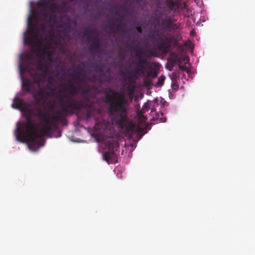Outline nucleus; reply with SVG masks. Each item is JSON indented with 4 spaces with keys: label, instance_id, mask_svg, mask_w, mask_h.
<instances>
[{
    "label": "nucleus",
    "instance_id": "obj_1",
    "mask_svg": "<svg viewBox=\"0 0 255 255\" xmlns=\"http://www.w3.org/2000/svg\"><path fill=\"white\" fill-rule=\"evenodd\" d=\"M12 107L26 112V122L17 124L16 140L26 143L30 150L37 151L43 145L42 137L54 130L53 128L60 120V112H57L56 115L50 116L47 111H43L38 107L29 108L27 103L18 98L13 100Z\"/></svg>",
    "mask_w": 255,
    "mask_h": 255
},
{
    "label": "nucleus",
    "instance_id": "obj_2",
    "mask_svg": "<svg viewBox=\"0 0 255 255\" xmlns=\"http://www.w3.org/2000/svg\"><path fill=\"white\" fill-rule=\"evenodd\" d=\"M107 110L112 123L127 132L134 129V125L128 121V101L124 92H118L110 88L105 91Z\"/></svg>",
    "mask_w": 255,
    "mask_h": 255
},
{
    "label": "nucleus",
    "instance_id": "obj_3",
    "mask_svg": "<svg viewBox=\"0 0 255 255\" xmlns=\"http://www.w3.org/2000/svg\"><path fill=\"white\" fill-rule=\"evenodd\" d=\"M79 87H77L74 83L70 81L68 86H64V92H68L69 95L66 94L58 95L57 96V103L61 108V110H57L53 113L51 115H56L57 112H60V120L57 121L56 126L53 128L55 130L58 128L59 123L66 125L67 121L64 116L72 115L75 112H80L83 109L87 108V104L84 100L74 101L73 97L76 96L79 93Z\"/></svg>",
    "mask_w": 255,
    "mask_h": 255
},
{
    "label": "nucleus",
    "instance_id": "obj_4",
    "mask_svg": "<svg viewBox=\"0 0 255 255\" xmlns=\"http://www.w3.org/2000/svg\"><path fill=\"white\" fill-rule=\"evenodd\" d=\"M19 71L22 79V87L27 92L35 91L34 83L39 84L45 81V75L38 73L28 64L19 65Z\"/></svg>",
    "mask_w": 255,
    "mask_h": 255
},
{
    "label": "nucleus",
    "instance_id": "obj_5",
    "mask_svg": "<svg viewBox=\"0 0 255 255\" xmlns=\"http://www.w3.org/2000/svg\"><path fill=\"white\" fill-rule=\"evenodd\" d=\"M46 33V25L45 23H41L38 27L33 25L30 28L29 36L28 37L29 44L32 47H37L33 51L34 53H37V56L40 58H44L48 52L46 48L41 47L43 44L42 36Z\"/></svg>",
    "mask_w": 255,
    "mask_h": 255
},
{
    "label": "nucleus",
    "instance_id": "obj_6",
    "mask_svg": "<svg viewBox=\"0 0 255 255\" xmlns=\"http://www.w3.org/2000/svg\"><path fill=\"white\" fill-rule=\"evenodd\" d=\"M148 37L154 42H157V48L164 53H167L168 51L170 43L174 39V36L168 37L167 35L162 34L155 30L150 32Z\"/></svg>",
    "mask_w": 255,
    "mask_h": 255
},
{
    "label": "nucleus",
    "instance_id": "obj_7",
    "mask_svg": "<svg viewBox=\"0 0 255 255\" xmlns=\"http://www.w3.org/2000/svg\"><path fill=\"white\" fill-rule=\"evenodd\" d=\"M53 0H39L37 2V5L43 10L42 15L45 17H49V21L54 23L56 16L54 13L58 11L60 8V5L52 2Z\"/></svg>",
    "mask_w": 255,
    "mask_h": 255
},
{
    "label": "nucleus",
    "instance_id": "obj_8",
    "mask_svg": "<svg viewBox=\"0 0 255 255\" xmlns=\"http://www.w3.org/2000/svg\"><path fill=\"white\" fill-rule=\"evenodd\" d=\"M55 89L49 85L40 88L36 93L33 94V97L38 105L45 104L46 100L53 98L55 95Z\"/></svg>",
    "mask_w": 255,
    "mask_h": 255
},
{
    "label": "nucleus",
    "instance_id": "obj_9",
    "mask_svg": "<svg viewBox=\"0 0 255 255\" xmlns=\"http://www.w3.org/2000/svg\"><path fill=\"white\" fill-rule=\"evenodd\" d=\"M119 147V144L117 141L110 143L108 150L103 154V159L109 163L117 162V155L116 152L118 151Z\"/></svg>",
    "mask_w": 255,
    "mask_h": 255
},
{
    "label": "nucleus",
    "instance_id": "obj_10",
    "mask_svg": "<svg viewBox=\"0 0 255 255\" xmlns=\"http://www.w3.org/2000/svg\"><path fill=\"white\" fill-rule=\"evenodd\" d=\"M79 89L82 91V96L84 102L89 101V96L91 93V89L87 83H85L82 87H79Z\"/></svg>",
    "mask_w": 255,
    "mask_h": 255
},
{
    "label": "nucleus",
    "instance_id": "obj_11",
    "mask_svg": "<svg viewBox=\"0 0 255 255\" xmlns=\"http://www.w3.org/2000/svg\"><path fill=\"white\" fill-rule=\"evenodd\" d=\"M32 56L30 54H28L26 56V63L25 64H28L30 65L31 64H32V65L34 66L38 70H42L43 68V65L42 62L39 60H37L35 62L32 63Z\"/></svg>",
    "mask_w": 255,
    "mask_h": 255
},
{
    "label": "nucleus",
    "instance_id": "obj_12",
    "mask_svg": "<svg viewBox=\"0 0 255 255\" xmlns=\"http://www.w3.org/2000/svg\"><path fill=\"white\" fill-rule=\"evenodd\" d=\"M135 57L137 58V60L134 64H140L147 66L148 65V62L146 57H144L143 55H140L139 48L137 50V53L135 54Z\"/></svg>",
    "mask_w": 255,
    "mask_h": 255
},
{
    "label": "nucleus",
    "instance_id": "obj_13",
    "mask_svg": "<svg viewBox=\"0 0 255 255\" xmlns=\"http://www.w3.org/2000/svg\"><path fill=\"white\" fill-rule=\"evenodd\" d=\"M136 65V69L133 73L131 72L130 71H128V74L129 75H130L132 77L135 76L137 74H138L140 72H143L146 68V66L145 65H143L142 64H135Z\"/></svg>",
    "mask_w": 255,
    "mask_h": 255
},
{
    "label": "nucleus",
    "instance_id": "obj_14",
    "mask_svg": "<svg viewBox=\"0 0 255 255\" xmlns=\"http://www.w3.org/2000/svg\"><path fill=\"white\" fill-rule=\"evenodd\" d=\"M101 42L99 38L96 37L90 45V49L95 52H98V49L100 47Z\"/></svg>",
    "mask_w": 255,
    "mask_h": 255
},
{
    "label": "nucleus",
    "instance_id": "obj_15",
    "mask_svg": "<svg viewBox=\"0 0 255 255\" xmlns=\"http://www.w3.org/2000/svg\"><path fill=\"white\" fill-rule=\"evenodd\" d=\"M139 50L140 55H143L144 57L150 58L152 56H155L156 55V52L154 49H148L146 51L141 49H139Z\"/></svg>",
    "mask_w": 255,
    "mask_h": 255
},
{
    "label": "nucleus",
    "instance_id": "obj_16",
    "mask_svg": "<svg viewBox=\"0 0 255 255\" xmlns=\"http://www.w3.org/2000/svg\"><path fill=\"white\" fill-rule=\"evenodd\" d=\"M96 32V29L94 28L92 29H90L89 28H86L85 31L83 33V37L86 38L87 41H90L92 37L91 36V34H94Z\"/></svg>",
    "mask_w": 255,
    "mask_h": 255
},
{
    "label": "nucleus",
    "instance_id": "obj_17",
    "mask_svg": "<svg viewBox=\"0 0 255 255\" xmlns=\"http://www.w3.org/2000/svg\"><path fill=\"white\" fill-rule=\"evenodd\" d=\"M77 69L79 70V71H74V72L71 75V76L73 78L74 80L81 81V72H82V69L79 68H78Z\"/></svg>",
    "mask_w": 255,
    "mask_h": 255
},
{
    "label": "nucleus",
    "instance_id": "obj_18",
    "mask_svg": "<svg viewBox=\"0 0 255 255\" xmlns=\"http://www.w3.org/2000/svg\"><path fill=\"white\" fill-rule=\"evenodd\" d=\"M119 23L118 24H116L114 23H109L108 25V27L110 29L113 28L115 25L116 26V29L118 31H121L123 30L124 27V24L123 23V22H119Z\"/></svg>",
    "mask_w": 255,
    "mask_h": 255
},
{
    "label": "nucleus",
    "instance_id": "obj_19",
    "mask_svg": "<svg viewBox=\"0 0 255 255\" xmlns=\"http://www.w3.org/2000/svg\"><path fill=\"white\" fill-rule=\"evenodd\" d=\"M165 77L164 76H160L157 80V81L156 83V85L158 87H161L163 85L164 81L165 80Z\"/></svg>",
    "mask_w": 255,
    "mask_h": 255
},
{
    "label": "nucleus",
    "instance_id": "obj_20",
    "mask_svg": "<svg viewBox=\"0 0 255 255\" xmlns=\"http://www.w3.org/2000/svg\"><path fill=\"white\" fill-rule=\"evenodd\" d=\"M96 71L101 72L103 71L102 67L97 63H94L93 66Z\"/></svg>",
    "mask_w": 255,
    "mask_h": 255
},
{
    "label": "nucleus",
    "instance_id": "obj_21",
    "mask_svg": "<svg viewBox=\"0 0 255 255\" xmlns=\"http://www.w3.org/2000/svg\"><path fill=\"white\" fill-rule=\"evenodd\" d=\"M180 24L179 23H173V24H171V31L178 29L180 28Z\"/></svg>",
    "mask_w": 255,
    "mask_h": 255
},
{
    "label": "nucleus",
    "instance_id": "obj_22",
    "mask_svg": "<svg viewBox=\"0 0 255 255\" xmlns=\"http://www.w3.org/2000/svg\"><path fill=\"white\" fill-rule=\"evenodd\" d=\"M126 16L124 14L119 15V17L117 19V22H123L125 20Z\"/></svg>",
    "mask_w": 255,
    "mask_h": 255
},
{
    "label": "nucleus",
    "instance_id": "obj_23",
    "mask_svg": "<svg viewBox=\"0 0 255 255\" xmlns=\"http://www.w3.org/2000/svg\"><path fill=\"white\" fill-rule=\"evenodd\" d=\"M93 116V112L88 111L86 115V119L89 120Z\"/></svg>",
    "mask_w": 255,
    "mask_h": 255
},
{
    "label": "nucleus",
    "instance_id": "obj_24",
    "mask_svg": "<svg viewBox=\"0 0 255 255\" xmlns=\"http://www.w3.org/2000/svg\"><path fill=\"white\" fill-rule=\"evenodd\" d=\"M163 23H166L167 24H173V20L171 18H167L163 20Z\"/></svg>",
    "mask_w": 255,
    "mask_h": 255
},
{
    "label": "nucleus",
    "instance_id": "obj_25",
    "mask_svg": "<svg viewBox=\"0 0 255 255\" xmlns=\"http://www.w3.org/2000/svg\"><path fill=\"white\" fill-rule=\"evenodd\" d=\"M171 24L166 23L164 26L165 31H171Z\"/></svg>",
    "mask_w": 255,
    "mask_h": 255
},
{
    "label": "nucleus",
    "instance_id": "obj_26",
    "mask_svg": "<svg viewBox=\"0 0 255 255\" xmlns=\"http://www.w3.org/2000/svg\"><path fill=\"white\" fill-rule=\"evenodd\" d=\"M47 81L49 84H53L55 82V79L52 76H49L48 78Z\"/></svg>",
    "mask_w": 255,
    "mask_h": 255
},
{
    "label": "nucleus",
    "instance_id": "obj_27",
    "mask_svg": "<svg viewBox=\"0 0 255 255\" xmlns=\"http://www.w3.org/2000/svg\"><path fill=\"white\" fill-rule=\"evenodd\" d=\"M120 8H121V9L122 11H123L124 12H125L126 13H128V8L127 5H124L123 6H121Z\"/></svg>",
    "mask_w": 255,
    "mask_h": 255
},
{
    "label": "nucleus",
    "instance_id": "obj_28",
    "mask_svg": "<svg viewBox=\"0 0 255 255\" xmlns=\"http://www.w3.org/2000/svg\"><path fill=\"white\" fill-rule=\"evenodd\" d=\"M179 68L180 69H181V70H183V71H186L187 73H188V68L186 67V66H180L179 67Z\"/></svg>",
    "mask_w": 255,
    "mask_h": 255
},
{
    "label": "nucleus",
    "instance_id": "obj_29",
    "mask_svg": "<svg viewBox=\"0 0 255 255\" xmlns=\"http://www.w3.org/2000/svg\"><path fill=\"white\" fill-rule=\"evenodd\" d=\"M136 30L138 31V32H139V33H141L142 32V29L141 27L140 26L136 27Z\"/></svg>",
    "mask_w": 255,
    "mask_h": 255
},
{
    "label": "nucleus",
    "instance_id": "obj_30",
    "mask_svg": "<svg viewBox=\"0 0 255 255\" xmlns=\"http://www.w3.org/2000/svg\"><path fill=\"white\" fill-rule=\"evenodd\" d=\"M128 91L130 94H132L134 92V90L132 88H128Z\"/></svg>",
    "mask_w": 255,
    "mask_h": 255
},
{
    "label": "nucleus",
    "instance_id": "obj_31",
    "mask_svg": "<svg viewBox=\"0 0 255 255\" xmlns=\"http://www.w3.org/2000/svg\"><path fill=\"white\" fill-rule=\"evenodd\" d=\"M170 6H171V8L172 7H174L175 5V3L174 2H173V1H170Z\"/></svg>",
    "mask_w": 255,
    "mask_h": 255
},
{
    "label": "nucleus",
    "instance_id": "obj_32",
    "mask_svg": "<svg viewBox=\"0 0 255 255\" xmlns=\"http://www.w3.org/2000/svg\"><path fill=\"white\" fill-rule=\"evenodd\" d=\"M117 8V5H116V6H113V7H112L111 8H110V9H109V10H110V11H112V9H113V8H115V9H116V8Z\"/></svg>",
    "mask_w": 255,
    "mask_h": 255
},
{
    "label": "nucleus",
    "instance_id": "obj_33",
    "mask_svg": "<svg viewBox=\"0 0 255 255\" xmlns=\"http://www.w3.org/2000/svg\"><path fill=\"white\" fill-rule=\"evenodd\" d=\"M120 57L122 59H124L125 58V56L123 55H121Z\"/></svg>",
    "mask_w": 255,
    "mask_h": 255
},
{
    "label": "nucleus",
    "instance_id": "obj_34",
    "mask_svg": "<svg viewBox=\"0 0 255 255\" xmlns=\"http://www.w3.org/2000/svg\"><path fill=\"white\" fill-rule=\"evenodd\" d=\"M195 33V32H194V31H191V32H190V34H191V35H193V33Z\"/></svg>",
    "mask_w": 255,
    "mask_h": 255
},
{
    "label": "nucleus",
    "instance_id": "obj_35",
    "mask_svg": "<svg viewBox=\"0 0 255 255\" xmlns=\"http://www.w3.org/2000/svg\"><path fill=\"white\" fill-rule=\"evenodd\" d=\"M135 49V47H134V48H132V49H131V51L133 52Z\"/></svg>",
    "mask_w": 255,
    "mask_h": 255
},
{
    "label": "nucleus",
    "instance_id": "obj_36",
    "mask_svg": "<svg viewBox=\"0 0 255 255\" xmlns=\"http://www.w3.org/2000/svg\"><path fill=\"white\" fill-rule=\"evenodd\" d=\"M143 118L144 121H145L146 120V118L144 116H143Z\"/></svg>",
    "mask_w": 255,
    "mask_h": 255
},
{
    "label": "nucleus",
    "instance_id": "obj_37",
    "mask_svg": "<svg viewBox=\"0 0 255 255\" xmlns=\"http://www.w3.org/2000/svg\"><path fill=\"white\" fill-rule=\"evenodd\" d=\"M24 42H26V38H24Z\"/></svg>",
    "mask_w": 255,
    "mask_h": 255
},
{
    "label": "nucleus",
    "instance_id": "obj_38",
    "mask_svg": "<svg viewBox=\"0 0 255 255\" xmlns=\"http://www.w3.org/2000/svg\"><path fill=\"white\" fill-rule=\"evenodd\" d=\"M94 119L96 121V122L98 123V121H97L96 118L94 117Z\"/></svg>",
    "mask_w": 255,
    "mask_h": 255
},
{
    "label": "nucleus",
    "instance_id": "obj_39",
    "mask_svg": "<svg viewBox=\"0 0 255 255\" xmlns=\"http://www.w3.org/2000/svg\"><path fill=\"white\" fill-rule=\"evenodd\" d=\"M161 122H165V120H161Z\"/></svg>",
    "mask_w": 255,
    "mask_h": 255
},
{
    "label": "nucleus",
    "instance_id": "obj_40",
    "mask_svg": "<svg viewBox=\"0 0 255 255\" xmlns=\"http://www.w3.org/2000/svg\"><path fill=\"white\" fill-rule=\"evenodd\" d=\"M156 76V74H155L154 76H153V77H155Z\"/></svg>",
    "mask_w": 255,
    "mask_h": 255
},
{
    "label": "nucleus",
    "instance_id": "obj_41",
    "mask_svg": "<svg viewBox=\"0 0 255 255\" xmlns=\"http://www.w3.org/2000/svg\"><path fill=\"white\" fill-rule=\"evenodd\" d=\"M51 108H52V109H53V108H54V106H51Z\"/></svg>",
    "mask_w": 255,
    "mask_h": 255
},
{
    "label": "nucleus",
    "instance_id": "obj_42",
    "mask_svg": "<svg viewBox=\"0 0 255 255\" xmlns=\"http://www.w3.org/2000/svg\"><path fill=\"white\" fill-rule=\"evenodd\" d=\"M61 136V134H60L57 137H59Z\"/></svg>",
    "mask_w": 255,
    "mask_h": 255
}]
</instances>
